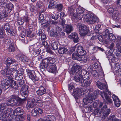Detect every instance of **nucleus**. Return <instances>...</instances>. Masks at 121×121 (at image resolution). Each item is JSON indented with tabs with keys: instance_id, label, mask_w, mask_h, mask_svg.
Segmentation results:
<instances>
[{
	"instance_id": "obj_32",
	"label": "nucleus",
	"mask_w": 121,
	"mask_h": 121,
	"mask_svg": "<svg viewBox=\"0 0 121 121\" xmlns=\"http://www.w3.org/2000/svg\"><path fill=\"white\" fill-rule=\"evenodd\" d=\"M51 35L53 36L59 38L60 35V34H59L54 28L51 31Z\"/></svg>"
},
{
	"instance_id": "obj_10",
	"label": "nucleus",
	"mask_w": 121,
	"mask_h": 121,
	"mask_svg": "<svg viewBox=\"0 0 121 121\" xmlns=\"http://www.w3.org/2000/svg\"><path fill=\"white\" fill-rule=\"evenodd\" d=\"M16 56L19 58V60L23 62L30 63V59L22 54H18L16 55Z\"/></svg>"
},
{
	"instance_id": "obj_12",
	"label": "nucleus",
	"mask_w": 121,
	"mask_h": 121,
	"mask_svg": "<svg viewBox=\"0 0 121 121\" xmlns=\"http://www.w3.org/2000/svg\"><path fill=\"white\" fill-rule=\"evenodd\" d=\"M101 96L104 100V102L105 103L111 104L112 103L111 99L107 95L106 93L104 92L101 95Z\"/></svg>"
},
{
	"instance_id": "obj_57",
	"label": "nucleus",
	"mask_w": 121,
	"mask_h": 121,
	"mask_svg": "<svg viewBox=\"0 0 121 121\" xmlns=\"http://www.w3.org/2000/svg\"><path fill=\"white\" fill-rule=\"evenodd\" d=\"M101 25L100 24L97 25L96 26L95 29V30L96 33H98L99 32V31L101 29Z\"/></svg>"
},
{
	"instance_id": "obj_1",
	"label": "nucleus",
	"mask_w": 121,
	"mask_h": 121,
	"mask_svg": "<svg viewBox=\"0 0 121 121\" xmlns=\"http://www.w3.org/2000/svg\"><path fill=\"white\" fill-rule=\"evenodd\" d=\"M76 26L79 29V33L81 36H85L87 34L89 30V27L86 25L79 23L77 24Z\"/></svg>"
},
{
	"instance_id": "obj_29",
	"label": "nucleus",
	"mask_w": 121,
	"mask_h": 121,
	"mask_svg": "<svg viewBox=\"0 0 121 121\" xmlns=\"http://www.w3.org/2000/svg\"><path fill=\"white\" fill-rule=\"evenodd\" d=\"M1 11L0 12V20L2 21L4 18L8 16V14L6 13V11H3L1 10Z\"/></svg>"
},
{
	"instance_id": "obj_49",
	"label": "nucleus",
	"mask_w": 121,
	"mask_h": 121,
	"mask_svg": "<svg viewBox=\"0 0 121 121\" xmlns=\"http://www.w3.org/2000/svg\"><path fill=\"white\" fill-rule=\"evenodd\" d=\"M107 105H105L101 109L100 112H99V116H100L103 113L107 110Z\"/></svg>"
},
{
	"instance_id": "obj_8",
	"label": "nucleus",
	"mask_w": 121,
	"mask_h": 121,
	"mask_svg": "<svg viewBox=\"0 0 121 121\" xmlns=\"http://www.w3.org/2000/svg\"><path fill=\"white\" fill-rule=\"evenodd\" d=\"M4 29L6 30L7 33H9L10 35L14 36L15 33L13 31V30L10 27V25L9 23L5 24L4 26Z\"/></svg>"
},
{
	"instance_id": "obj_36",
	"label": "nucleus",
	"mask_w": 121,
	"mask_h": 121,
	"mask_svg": "<svg viewBox=\"0 0 121 121\" xmlns=\"http://www.w3.org/2000/svg\"><path fill=\"white\" fill-rule=\"evenodd\" d=\"M15 113H16L17 115H22L23 114V111L22 109H21L20 107H18L15 110Z\"/></svg>"
},
{
	"instance_id": "obj_61",
	"label": "nucleus",
	"mask_w": 121,
	"mask_h": 121,
	"mask_svg": "<svg viewBox=\"0 0 121 121\" xmlns=\"http://www.w3.org/2000/svg\"><path fill=\"white\" fill-rule=\"evenodd\" d=\"M78 14H76L75 15H73L74 17H75L74 18V20L75 21H76V20H81L82 18L83 17V16L84 15H82V17L81 18H80V16H78Z\"/></svg>"
},
{
	"instance_id": "obj_15",
	"label": "nucleus",
	"mask_w": 121,
	"mask_h": 121,
	"mask_svg": "<svg viewBox=\"0 0 121 121\" xmlns=\"http://www.w3.org/2000/svg\"><path fill=\"white\" fill-rule=\"evenodd\" d=\"M47 69L49 72L53 73L56 71V66L54 63H50L49 65L47 68Z\"/></svg>"
},
{
	"instance_id": "obj_55",
	"label": "nucleus",
	"mask_w": 121,
	"mask_h": 121,
	"mask_svg": "<svg viewBox=\"0 0 121 121\" xmlns=\"http://www.w3.org/2000/svg\"><path fill=\"white\" fill-rule=\"evenodd\" d=\"M108 121H120L116 118L115 115H113L109 117L108 118Z\"/></svg>"
},
{
	"instance_id": "obj_40",
	"label": "nucleus",
	"mask_w": 121,
	"mask_h": 121,
	"mask_svg": "<svg viewBox=\"0 0 121 121\" xmlns=\"http://www.w3.org/2000/svg\"><path fill=\"white\" fill-rule=\"evenodd\" d=\"M4 30L3 28L0 29V40H2L4 39Z\"/></svg>"
},
{
	"instance_id": "obj_26",
	"label": "nucleus",
	"mask_w": 121,
	"mask_h": 121,
	"mask_svg": "<svg viewBox=\"0 0 121 121\" xmlns=\"http://www.w3.org/2000/svg\"><path fill=\"white\" fill-rule=\"evenodd\" d=\"M36 103L34 100L31 99L28 101L27 106L29 108H32L35 107Z\"/></svg>"
},
{
	"instance_id": "obj_47",
	"label": "nucleus",
	"mask_w": 121,
	"mask_h": 121,
	"mask_svg": "<svg viewBox=\"0 0 121 121\" xmlns=\"http://www.w3.org/2000/svg\"><path fill=\"white\" fill-rule=\"evenodd\" d=\"M52 49L55 50L58 49V45L56 42H54L51 44Z\"/></svg>"
},
{
	"instance_id": "obj_42",
	"label": "nucleus",
	"mask_w": 121,
	"mask_h": 121,
	"mask_svg": "<svg viewBox=\"0 0 121 121\" xmlns=\"http://www.w3.org/2000/svg\"><path fill=\"white\" fill-rule=\"evenodd\" d=\"M76 53L77 56L78 57H82L84 55H86V52L84 50H82V51H80L79 52L77 53Z\"/></svg>"
},
{
	"instance_id": "obj_14",
	"label": "nucleus",
	"mask_w": 121,
	"mask_h": 121,
	"mask_svg": "<svg viewBox=\"0 0 121 121\" xmlns=\"http://www.w3.org/2000/svg\"><path fill=\"white\" fill-rule=\"evenodd\" d=\"M21 91L22 92V96L25 98H26L28 95L29 92L27 86L26 85L24 87L21 88Z\"/></svg>"
},
{
	"instance_id": "obj_43",
	"label": "nucleus",
	"mask_w": 121,
	"mask_h": 121,
	"mask_svg": "<svg viewBox=\"0 0 121 121\" xmlns=\"http://www.w3.org/2000/svg\"><path fill=\"white\" fill-rule=\"evenodd\" d=\"M87 74V71L85 69H82L79 71L78 74L79 75L81 76L82 78H83L85 75Z\"/></svg>"
},
{
	"instance_id": "obj_34",
	"label": "nucleus",
	"mask_w": 121,
	"mask_h": 121,
	"mask_svg": "<svg viewBox=\"0 0 121 121\" xmlns=\"http://www.w3.org/2000/svg\"><path fill=\"white\" fill-rule=\"evenodd\" d=\"M81 83L82 86L87 87L90 85L91 82L90 81H88L86 79H83Z\"/></svg>"
},
{
	"instance_id": "obj_51",
	"label": "nucleus",
	"mask_w": 121,
	"mask_h": 121,
	"mask_svg": "<svg viewBox=\"0 0 121 121\" xmlns=\"http://www.w3.org/2000/svg\"><path fill=\"white\" fill-rule=\"evenodd\" d=\"M11 86L14 89H16L18 88V86L16 84L14 81H12L11 83Z\"/></svg>"
},
{
	"instance_id": "obj_45",
	"label": "nucleus",
	"mask_w": 121,
	"mask_h": 121,
	"mask_svg": "<svg viewBox=\"0 0 121 121\" xmlns=\"http://www.w3.org/2000/svg\"><path fill=\"white\" fill-rule=\"evenodd\" d=\"M68 13L71 16L74 15V10L73 7L72 6L69 7H68Z\"/></svg>"
},
{
	"instance_id": "obj_11",
	"label": "nucleus",
	"mask_w": 121,
	"mask_h": 121,
	"mask_svg": "<svg viewBox=\"0 0 121 121\" xmlns=\"http://www.w3.org/2000/svg\"><path fill=\"white\" fill-rule=\"evenodd\" d=\"M82 68L81 66L77 65V64H74L71 70V73L73 75L77 73H78L79 70Z\"/></svg>"
},
{
	"instance_id": "obj_54",
	"label": "nucleus",
	"mask_w": 121,
	"mask_h": 121,
	"mask_svg": "<svg viewBox=\"0 0 121 121\" xmlns=\"http://www.w3.org/2000/svg\"><path fill=\"white\" fill-rule=\"evenodd\" d=\"M92 50L95 51H97L99 50L102 51H103L104 50V49L101 47H99L96 46L93 47Z\"/></svg>"
},
{
	"instance_id": "obj_33",
	"label": "nucleus",
	"mask_w": 121,
	"mask_h": 121,
	"mask_svg": "<svg viewBox=\"0 0 121 121\" xmlns=\"http://www.w3.org/2000/svg\"><path fill=\"white\" fill-rule=\"evenodd\" d=\"M32 30L31 28H29L26 29V31L27 37L32 38L35 36V34L32 33Z\"/></svg>"
},
{
	"instance_id": "obj_20",
	"label": "nucleus",
	"mask_w": 121,
	"mask_h": 121,
	"mask_svg": "<svg viewBox=\"0 0 121 121\" xmlns=\"http://www.w3.org/2000/svg\"><path fill=\"white\" fill-rule=\"evenodd\" d=\"M4 112V113L2 115L7 117H8L9 115H13L14 114L13 110L11 108H8L5 112Z\"/></svg>"
},
{
	"instance_id": "obj_63",
	"label": "nucleus",
	"mask_w": 121,
	"mask_h": 121,
	"mask_svg": "<svg viewBox=\"0 0 121 121\" xmlns=\"http://www.w3.org/2000/svg\"><path fill=\"white\" fill-rule=\"evenodd\" d=\"M110 113V110L109 109H107L102 114L105 117H107L109 114Z\"/></svg>"
},
{
	"instance_id": "obj_9",
	"label": "nucleus",
	"mask_w": 121,
	"mask_h": 121,
	"mask_svg": "<svg viewBox=\"0 0 121 121\" xmlns=\"http://www.w3.org/2000/svg\"><path fill=\"white\" fill-rule=\"evenodd\" d=\"M72 57L73 59L79 61H82L84 62H86L88 60V59L86 57L84 56L82 57H78L75 53H73L72 54Z\"/></svg>"
},
{
	"instance_id": "obj_52",
	"label": "nucleus",
	"mask_w": 121,
	"mask_h": 121,
	"mask_svg": "<svg viewBox=\"0 0 121 121\" xmlns=\"http://www.w3.org/2000/svg\"><path fill=\"white\" fill-rule=\"evenodd\" d=\"M107 39L112 41L116 39V38L114 35L112 33H110Z\"/></svg>"
},
{
	"instance_id": "obj_28",
	"label": "nucleus",
	"mask_w": 121,
	"mask_h": 121,
	"mask_svg": "<svg viewBox=\"0 0 121 121\" xmlns=\"http://www.w3.org/2000/svg\"><path fill=\"white\" fill-rule=\"evenodd\" d=\"M26 100V99L25 98L22 99L19 97L16 101L17 102L14 104L18 106H20Z\"/></svg>"
},
{
	"instance_id": "obj_19",
	"label": "nucleus",
	"mask_w": 121,
	"mask_h": 121,
	"mask_svg": "<svg viewBox=\"0 0 121 121\" xmlns=\"http://www.w3.org/2000/svg\"><path fill=\"white\" fill-rule=\"evenodd\" d=\"M91 96L90 93H89L86 95L85 98H84L83 101L85 104L87 105L89 103H90L92 102L93 100L90 97Z\"/></svg>"
},
{
	"instance_id": "obj_4",
	"label": "nucleus",
	"mask_w": 121,
	"mask_h": 121,
	"mask_svg": "<svg viewBox=\"0 0 121 121\" xmlns=\"http://www.w3.org/2000/svg\"><path fill=\"white\" fill-rule=\"evenodd\" d=\"M8 68L7 67L1 71V74L2 75L8 78V79L11 80V78L10 77L11 76L13 78H14V76L13 75V69Z\"/></svg>"
},
{
	"instance_id": "obj_2",
	"label": "nucleus",
	"mask_w": 121,
	"mask_h": 121,
	"mask_svg": "<svg viewBox=\"0 0 121 121\" xmlns=\"http://www.w3.org/2000/svg\"><path fill=\"white\" fill-rule=\"evenodd\" d=\"M55 62V59L54 58H52L50 57L43 59L40 65V66L41 68L44 69L48 67L51 63H54Z\"/></svg>"
},
{
	"instance_id": "obj_56",
	"label": "nucleus",
	"mask_w": 121,
	"mask_h": 121,
	"mask_svg": "<svg viewBox=\"0 0 121 121\" xmlns=\"http://www.w3.org/2000/svg\"><path fill=\"white\" fill-rule=\"evenodd\" d=\"M92 74L95 77H98L99 76V74L98 72L95 70H93L91 71Z\"/></svg>"
},
{
	"instance_id": "obj_30",
	"label": "nucleus",
	"mask_w": 121,
	"mask_h": 121,
	"mask_svg": "<svg viewBox=\"0 0 121 121\" xmlns=\"http://www.w3.org/2000/svg\"><path fill=\"white\" fill-rule=\"evenodd\" d=\"M58 51L59 53L63 54L67 53L69 52V51L67 48L63 47L59 48Z\"/></svg>"
},
{
	"instance_id": "obj_7",
	"label": "nucleus",
	"mask_w": 121,
	"mask_h": 121,
	"mask_svg": "<svg viewBox=\"0 0 121 121\" xmlns=\"http://www.w3.org/2000/svg\"><path fill=\"white\" fill-rule=\"evenodd\" d=\"M26 72L27 75L30 78L34 81H38V77L36 76L35 72L34 70H31L29 69H27Z\"/></svg>"
},
{
	"instance_id": "obj_58",
	"label": "nucleus",
	"mask_w": 121,
	"mask_h": 121,
	"mask_svg": "<svg viewBox=\"0 0 121 121\" xmlns=\"http://www.w3.org/2000/svg\"><path fill=\"white\" fill-rule=\"evenodd\" d=\"M85 110L87 112H90L92 111V107L91 105L88 106L85 108Z\"/></svg>"
},
{
	"instance_id": "obj_64",
	"label": "nucleus",
	"mask_w": 121,
	"mask_h": 121,
	"mask_svg": "<svg viewBox=\"0 0 121 121\" xmlns=\"http://www.w3.org/2000/svg\"><path fill=\"white\" fill-rule=\"evenodd\" d=\"M54 29H55L56 31L59 34H60V32H62V29L59 26H57L55 27Z\"/></svg>"
},
{
	"instance_id": "obj_21",
	"label": "nucleus",
	"mask_w": 121,
	"mask_h": 121,
	"mask_svg": "<svg viewBox=\"0 0 121 121\" xmlns=\"http://www.w3.org/2000/svg\"><path fill=\"white\" fill-rule=\"evenodd\" d=\"M37 94L41 96L45 94L46 90L43 86L40 87L36 91Z\"/></svg>"
},
{
	"instance_id": "obj_13",
	"label": "nucleus",
	"mask_w": 121,
	"mask_h": 121,
	"mask_svg": "<svg viewBox=\"0 0 121 121\" xmlns=\"http://www.w3.org/2000/svg\"><path fill=\"white\" fill-rule=\"evenodd\" d=\"M43 112L42 109L40 108H35L33 109L32 111L31 115L35 117L39 114H41Z\"/></svg>"
},
{
	"instance_id": "obj_48",
	"label": "nucleus",
	"mask_w": 121,
	"mask_h": 121,
	"mask_svg": "<svg viewBox=\"0 0 121 121\" xmlns=\"http://www.w3.org/2000/svg\"><path fill=\"white\" fill-rule=\"evenodd\" d=\"M51 23V21L50 20L47 21V22L41 24V27L45 28L47 27H48Z\"/></svg>"
},
{
	"instance_id": "obj_60",
	"label": "nucleus",
	"mask_w": 121,
	"mask_h": 121,
	"mask_svg": "<svg viewBox=\"0 0 121 121\" xmlns=\"http://www.w3.org/2000/svg\"><path fill=\"white\" fill-rule=\"evenodd\" d=\"M41 52L40 49L39 48L35 50L34 52V55L35 56H37L39 55Z\"/></svg>"
},
{
	"instance_id": "obj_25",
	"label": "nucleus",
	"mask_w": 121,
	"mask_h": 121,
	"mask_svg": "<svg viewBox=\"0 0 121 121\" xmlns=\"http://www.w3.org/2000/svg\"><path fill=\"white\" fill-rule=\"evenodd\" d=\"M6 7H4L5 11L8 13H10L13 8V4L11 3H9L6 4Z\"/></svg>"
},
{
	"instance_id": "obj_5",
	"label": "nucleus",
	"mask_w": 121,
	"mask_h": 121,
	"mask_svg": "<svg viewBox=\"0 0 121 121\" xmlns=\"http://www.w3.org/2000/svg\"><path fill=\"white\" fill-rule=\"evenodd\" d=\"M23 69L22 68H19L18 70L14 69L13 75L16 80H20L23 78Z\"/></svg>"
},
{
	"instance_id": "obj_37",
	"label": "nucleus",
	"mask_w": 121,
	"mask_h": 121,
	"mask_svg": "<svg viewBox=\"0 0 121 121\" xmlns=\"http://www.w3.org/2000/svg\"><path fill=\"white\" fill-rule=\"evenodd\" d=\"M77 13L78 14V16H80V18H81L82 17V15H84V14L83 13V11L82 9L81 8H78L77 9H76Z\"/></svg>"
},
{
	"instance_id": "obj_16",
	"label": "nucleus",
	"mask_w": 121,
	"mask_h": 121,
	"mask_svg": "<svg viewBox=\"0 0 121 121\" xmlns=\"http://www.w3.org/2000/svg\"><path fill=\"white\" fill-rule=\"evenodd\" d=\"M68 37L71 39H73V41L75 43L79 42V39L78 37L77 34L75 33H72L70 35H68Z\"/></svg>"
},
{
	"instance_id": "obj_3",
	"label": "nucleus",
	"mask_w": 121,
	"mask_h": 121,
	"mask_svg": "<svg viewBox=\"0 0 121 121\" xmlns=\"http://www.w3.org/2000/svg\"><path fill=\"white\" fill-rule=\"evenodd\" d=\"M83 19H84L86 21L91 24L98 21L97 17L88 13L85 14L84 18Z\"/></svg>"
},
{
	"instance_id": "obj_18",
	"label": "nucleus",
	"mask_w": 121,
	"mask_h": 121,
	"mask_svg": "<svg viewBox=\"0 0 121 121\" xmlns=\"http://www.w3.org/2000/svg\"><path fill=\"white\" fill-rule=\"evenodd\" d=\"M5 64L6 65V67L8 68H10V65L12 64L15 63L16 64L17 62L15 60L9 58H8L5 61Z\"/></svg>"
},
{
	"instance_id": "obj_41",
	"label": "nucleus",
	"mask_w": 121,
	"mask_h": 121,
	"mask_svg": "<svg viewBox=\"0 0 121 121\" xmlns=\"http://www.w3.org/2000/svg\"><path fill=\"white\" fill-rule=\"evenodd\" d=\"M90 95L91 96L90 97L92 98V100H94L97 98L98 95V92L96 91H95L93 92L92 94H90Z\"/></svg>"
},
{
	"instance_id": "obj_44",
	"label": "nucleus",
	"mask_w": 121,
	"mask_h": 121,
	"mask_svg": "<svg viewBox=\"0 0 121 121\" xmlns=\"http://www.w3.org/2000/svg\"><path fill=\"white\" fill-rule=\"evenodd\" d=\"M55 7L59 11H61L63 9V6L62 4H56Z\"/></svg>"
},
{
	"instance_id": "obj_46",
	"label": "nucleus",
	"mask_w": 121,
	"mask_h": 121,
	"mask_svg": "<svg viewBox=\"0 0 121 121\" xmlns=\"http://www.w3.org/2000/svg\"><path fill=\"white\" fill-rule=\"evenodd\" d=\"M4 79L1 80V84L0 85H4L5 84L7 83V82H9L10 83V80L8 79V80L7 78H4Z\"/></svg>"
},
{
	"instance_id": "obj_59",
	"label": "nucleus",
	"mask_w": 121,
	"mask_h": 121,
	"mask_svg": "<svg viewBox=\"0 0 121 121\" xmlns=\"http://www.w3.org/2000/svg\"><path fill=\"white\" fill-rule=\"evenodd\" d=\"M9 52H13L15 50V48L13 45L12 44H10L8 49Z\"/></svg>"
},
{
	"instance_id": "obj_38",
	"label": "nucleus",
	"mask_w": 121,
	"mask_h": 121,
	"mask_svg": "<svg viewBox=\"0 0 121 121\" xmlns=\"http://www.w3.org/2000/svg\"><path fill=\"white\" fill-rule=\"evenodd\" d=\"M10 84V83L8 82L4 85H0V88L2 89L3 90H5L9 87Z\"/></svg>"
},
{
	"instance_id": "obj_31",
	"label": "nucleus",
	"mask_w": 121,
	"mask_h": 121,
	"mask_svg": "<svg viewBox=\"0 0 121 121\" xmlns=\"http://www.w3.org/2000/svg\"><path fill=\"white\" fill-rule=\"evenodd\" d=\"M73 28L71 25H67L66 27L65 32L68 35L69 33L73 31Z\"/></svg>"
},
{
	"instance_id": "obj_62",
	"label": "nucleus",
	"mask_w": 121,
	"mask_h": 121,
	"mask_svg": "<svg viewBox=\"0 0 121 121\" xmlns=\"http://www.w3.org/2000/svg\"><path fill=\"white\" fill-rule=\"evenodd\" d=\"M54 1L53 0L51 1L49 3V5L48 8L49 9H51L52 6H54Z\"/></svg>"
},
{
	"instance_id": "obj_22",
	"label": "nucleus",
	"mask_w": 121,
	"mask_h": 121,
	"mask_svg": "<svg viewBox=\"0 0 121 121\" xmlns=\"http://www.w3.org/2000/svg\"><path fill=\"white\" fill-rule=\"evenodd\" d=\"M74 75L73 80L75 81L80 83L82 82V81L83 79V78H82L81 76L79 75V74L78 73Z\"/></svg>"
},
{
	"instance_id": "obj_23",
	"label": "nucleus",
	"mask_w": 121,
	"mask_h": 121,
	"mask_svg": "<svg viewBox=\"0 0 121 121\" xmlns=\"http://www.w3.org/2000/svg\"><path fill=\"white\" fill-rule=\"evenodd\" d=\"M1 108L0 109V113H2V115L8 109V107L7 104L6 103H3L1 104Z\"/></svg>"
},
{
	"instance_id": "obj_6",
	"label": "nucleus",
	"mask_w": 121,
	"mask_h": 121,
	"mask_svg": "<svg viewBox=\"0 0 121 121\" xmlns=\"http://www.w3.org/2000/svg\"><path fill=\"white\" fill-rule=\"evenodd\" d=\"M82 88H77L74 89L73 91V96L76 99L80 98L81 96L85 95V93L82 91Z\"/></svg>"
},
{
	"instance_id": "obj_24",
	"label": "nucleus",
	"mask_w": 121,
	"mask_h": 121,
	"mask_svg": "<svg viewBox=\"0 0 121 121\" xmlns=\"http://www.w3.org/2000/svg\"><path fill=\"white\" fill-rule=\"evenodd\" d=\"M112 15L114 20L116 21L120 17V14L116 10L112 14Z\"/></svg>"
},
{
	"instance_id": "obj_35",
	"label": "nucleus",
	"mask_w": 121,
	"mask_h": 121,
	"mask_svg": "<svg viewBox=\"0 0 121 121\" xmlns=\"http://www.w3.org/2000/svg\"><path fill=\"white\" fill-rule=\"evenodd\" d=\"M116 48H119L120 46L121 45V36H117L116 38Z\"/></svg>"
},
{
	"instance_id": "obj_39",
	"label": "nucleus",
	"mask_w": 121,
	"mask_h": 121,
	"mask_svg": "<svg viewBox=\"0 0 121 121\" xmlns=\"http://www.w3.org/2000/svg\"><path fill=\"white\" fill-rule=\"evenodd\" d=\"M17 81L18 82V83L19 85L18 86H19L21 88L23 87H24L26 85H27L25 84L24 81L22 80V79Z\"/></svg>"
},
{
	"instance_id": "obj_53",
	"label": "nucleus",
	"mask_w": 121,
	"mask_h": 121,
	"mask_svg": "<svg viewBox=\"0 0 121 121\" xmlns=\"http://www.w3.org/2000/svg\"><path fill=\"white\" fill-rule=\"evenodd\" d=\"M116 10V9L113 8L111 6L108 8L107 11L109 14H112Z\"/></svg>"
},
{
	"instance_id": "obj_27",
	"label": "nucleus",
	"mask_w": 121,
	"mask_h": 121,
	"mask_svg": "<svg viewBox=\"0 0 121 121\" xmlns=\"http://www.w3.org/2000/svg\"><path fill=\"white\" fill-rule=\"evenodd\" d=\"M38 36H41V39L42 40H45L46 39V37L45 34L43 33L41 30H39V32L37 33Z\"/></svg>"
},
{
	"instance_id": "obj_50",
	"label": "nucleus",
	"mask_w": 121,
	"mask_h": 121,
	"mask_svg": "<svg viewBox=\"0 0 121 121\" xmlns=\"http://www.w3.org/2000/svg\"><path fill=\"white\" fill-rule=\"evenodd\" d=\"M103 34V36L105 38H106L108 37L110 33H109V30L108 29H106L104 31Z\"/></svg>"
},
{
	"instance_id": "obj_17",
	"label": "nucleus",
	"mask_w": 121,
	"mask_h": 121,
	"mask_svg": "<svg viewBox=\"0 0 121 121\" xmlns=\"http://www.w3.org/2000/svg\"><path fill=\"white\" fill-rule=\"evenodd\" d=\"M29 19L28 18V16H26L21 18L18 19L17 21V22L19 25H22L25 22L27 23Z\"/></svg>"
}]
</instances>
